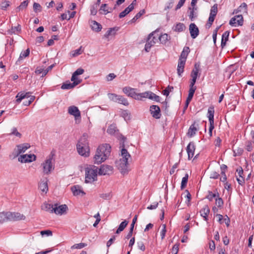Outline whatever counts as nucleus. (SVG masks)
Wrapping results in <instances>:
<instances>
[{
  "instance_id": "obj_1",
  "label": "nucleus",
  "mask_w": 254,
  "mask_h": 254,
  "mask_svg": "<svg viewBox=\"0 0 254 254\" xmlns=\"http://www.w3.org/2000/svg\"><path fill=\"white\" fill-rule=\"evenodd\" d=\"M136 90V89L135 88L126 86L123 88V91L128 96L135 100H141L143 98H148L157 102L159 101L160 97L151 91H146L143 93H138L135 92Z\"/></svg>"
},
{
  "instance_id": "obj_2",
  "label": "nucleus",
  "mask_w": 254,
  "mask_h": 254,
  "mask_svg": "<svg viewBox=\"0 0 254 254\" xmlns=\"http://www.w3.org/2000/svg\"><path fill=\"white\" fill-rule=\"evenodd\" d=\"M124 147V145H123ZM121 158L116 162V165L120 172L123 175H126L129 171L128 160L131 156L127 150L123 148L121 150Z\"/></svg>"
},
{
  "instance_id": "obj_3",
  "label": "nucleus",
  "mask_w": 254,
  "mask_h": 254,
  "mask_svg": "<svg viewBox=\"0 0 254 254\" xmlns=\"http://www.w3.org/2000/svg\"><path fill=\"white\" fill-rule=\"evenodd\" d=\"M111 147L108 144H103L97 148L94 157L95 164H99L104 162L110 156Z\"/></svg>"
},
{
  "instance_id": "obj_4",
  "label": "nucleus",
  "mask_w": 254,
  "mask_h": 254,
  "mask_svg": "<svg viewBox=\"0 0 254 254\" xmlns=\"http://www.w3.org/2000/svg\"><path fill=\"white\" fill-rule=\"evenodd\" d=\"M189 52V48L185 47L179 57L177 66V73L180 77L182 76V74L184 71L185 65Z\"/></svg>"
},
{
  "instance_id": "obj_5",
  "label": "nucleus",
  "mask_w": 254,
  "mask_h": 254,
  "mask_svg": "<svg viewBox=\"0 0 254 254\" xmlns=\"http://www.w3.org/2000/svg\"><path fill=\"white\" fill-rule=\"evenodd\" d=\"M98 168L95 166H89L85 169L86 183H92L97 179Z\"/></svg>"
},
{
  "instance_id": "obj_6",
  "label": "nucleus",
  "mask_w": 254,
  "mask_h": 254,
  "mask_svg": "<svg viewBox=\"0 0 254 254\" xmlns=\"http://www.w3.org/2000/svg\"><path fill=\"white\" fill-rule=\"evenodd\" d=\"M53 156L54 155L51 153L41 164L42 172L44 175L51 174L55 169V160Z\"/></svg>"
},
{
  "instance_id": "obj_7",
  "label": "nucleus",
  "mask_w": 254,
  "mask_h": 254,
  "mask_svg": "<svg viewBox=\"0 0 254 254\" xmlns=\"http://www.w3.org/2000/svg\"><path fill=\"white\" fill-rule=\"evenodd\" d=\"M159 34L157 33V31L155 30L151 33L148 37L147 42L145 45V50L146 52H149L150 48L155 44L158 42Z\"/></svg>"
},
{
  "instance_id": "obj_8",
  "label": "nucleus",
  "mask_w": 254,
  "mask_h": 254,
  "mask_svg": "<svg viewBox=\"0 0 254 254\" xmlns=\"http://www.w3.org/2000/svg\"><path fill=\"white\" fill-rule=\"evenodd\" d=\"M107 95L108 98L111 101L115 102H118V103L123 104L126 106H127L129 105L127 100L122 95L115 93H108Z\"/></svg>"
},
{
  "instance_id": "obj_9",
  "label": "nucleus",
  "mask_w": 254,
  "mask_h": 254,
  "mask_svg": "<svg viewBox=\"0 0 254 254\" xmlns=\"http://www.w3.org/2000/svg\"><path fill=\"white\" fill-rule=\"evenodd\" d=\"M218 12L217 4H214L211 8L209 16L206 24V27L209 28L214 21L215 16Z\"/></svg>"
},
{
  "instance_id": "obj_10",
  "label": "nucleus",
  "mask_w": 254,
  "mask_h": 254,
  "mask_svg": "<svg viewBox=\"0 0 254 254\" xmlns=\"http://www.w3.org/2000/svg\"><path fill=\"white\" fill-rule=\"evenodd\" d=\"M8 220L18 221L24 220L25 216L18 212H7Z\"/></svg>"
},
{
  "instance_id": "obj_11",
  "label": "nucleus",
  "mask_w": 254,
  "mask_h": 254,
  "mask_svg": "<svg viewBox=\"0 0 254 254\" xmlns=\"http://www.w3.org/2000/svg\"><path fill=\"white\" fill-rule=\"evenodd\" d=\"M30 147V145L28 143H23L17 145L16 148L14 150L15 155L17 156L20 154L25 152Z\"/></svg>"
},
{
  "instance_id": "obj_12",
  "label": "nucleus",
  "mask_w": 254,
  "mask_h": 254,
  "mask_svg": "<svg viewBox=\"0 0 254 254\" xmlns=\"http://www.w3.org/2000/svg\"><path fill=\"white\" fill-rule=\"evenodd\" d=\"M243 17L242 15H238L232 18L229 21V24L232 26L242 25Z\"/></svg>"
},
{
  "instance_id": "obj_13",
  "label": "nucleus",
  "mask_w": 254,
  "mask_h": 254,
  "mask_svg": "<svg viewBox=\"0 0 254 254\" xmlns=\"http://www.w3.org/2000/svg\"><path fill=\"white\" fill-rule=\"evenodd\" d=\"M113 168L112 166L110 165H102L98 172V173L100 175H110L112 173Z\"/></svg>"
},
{
  "instance_id": "obj_14",
  "label": "nucleus",
  "mask_w": 254,
  "mask_h": 254,
  "mask_svg": "<svg viewBox=\"0 0 254 254\" xmlns=\"http://www.w3.org/2000/svg\"><path fill=\"white\" fill-rule=\"evenodd\" d=\"M68 207L66 204L58 205V204H55L54 213L57 215H62L66 212Z\"/></svg>"
},
{
  "instance_id": "obj_15",
  "label": "nucleus",
  "mask_w": 254,
  "mask_h": 254,
  "mask_svg": "<svg viewBox=\"0 0 254 254\" xmlns=\"http://www.w3.org/2000/svg\"><path fill=\"white\" fill-rule=\"evenodd\" d=\"M150 112L152 117L156 119H160L161 116L160 109L157 105H152L150 107Z\"/></svg>"
},
{
  "instance_id": "obj_16",
  "label": "nucleus",
  "mask_w": 254,
  "mask_h": 254,
  "mask_svg": "<svg viewBox=\"0 0 254 254\" xmlns=\"http://www.w3.org/2000/svg\"><path fill=\"white\" fill-rule=\"evenodd\" d=\"M36 157L34 154H25L20 156L18 158L19 161L22 163L31 162L36 160Z\"/></svg>"
},
{
  "instance_id": "obj_17",
  "label": "nucleus",
  "mask_w": 254,
  "mask_h": 254,
  "mask_svg": "<svg viewBox=\"0 0 254 254\" xmlns=\"http://www.w3.org/2000/svg\"><path fill=\"white\" fill-rule=\"evenodd\" d=\"M88 135L85 133H83L81 137L80 138L76 145H78L79 149H80L79 147L81 146H84V147H89V142L88 140Z\"/></svg>"
},
{
  "instance_id": "obj_18",
  "label": "nucleus",
  "mask_w": 254,
  "mask_h": 254,
  "mask_svg": "<svg viewBox=\"0 0 254 254\" xmlns=\"http://www.w3.org/2000/svg\"><path fill=\"white\" fill-rule=\"evenodd\" d=\"M189 30L190 36L193 39L196 38L199 34L198 28L193 23L190 24L189 26Z\"/></svg>"
},
{
  "instance_id": "obj_19",
  "label": "nucleus",
  "mask_w": 254,
  "mask_h": 254,
  "mask_svg": "<svg viewBox=\"0 0 254 254\" xmlns=\"http://www.w3.org/2000/svg\"><path fill=\"white\" fill-rule=\"evenodd\" d=\"M80 149H79L78 145H76V149L77 152L81 156L85 157H88L90 155V149L89 147H84V146H81L79 147Z\"/></svg>"
},
{
  "instance_id": "obj_20",
  "label": "nucleus",
  "mask_w": 254,
  "mask_h": 254,
  "mask_svg": "<svg viewBox=\"0 0 254 254\" xmlns=\"http://www.w3.org/2000/svg\"><path fill=\"white\" fill-rule=\"evenodd\" d=\"M195 149L194 143L190 142L187 147V151L188 155V159L190 160L194 156V153Z\"/></svg>"
},
{
  "instance_id": "obj_21",
  "label": "nucleus",
  "mask_w": 254,
  "mask_h": 254,
  "mask_svg": "<svg viewBox=\"0 0 254 254\" xmlns=\"http://www.w3.org/2000/svg\"><path fill=\"white\" fill-rule=\"evenodd\" d=\"M68 113L75 118L80 117V112L78 108L75 106H69L68 108Z\"/></svg>"
},
{
  "instance_id": "obj_22",
  "label": "nucleus",
  "mask_w": 254,
  "mask_h": 254,
  "mask_svg": "<svg viewBox=\"0 0 254 254\" xmlns=\"http://www.w3.org/2000/svg\"><path fill=\"white\" fill-rule=\"evenodd\" d=\"M214 108L210 106L208 108L207 116L208 118L209 124H214Z\"/></svg>"
},
{
  "instance_id": "obj_23",
  "label": "nucleus",
  "mask_w": 254,
  "mask_h": 254,
  "mask_svg": "<svg viewBox=\"0 0 254 254\" xmlns=\"http://www.w3.org/2000/svg\"><path fill=\"white\" fill-rule=\"evenodd\" d=\"M78 84H79V82L74 81V82L71 83L70 81H66L63 84L61 88L64 90L70 89L74 88Z\"/></svg>"
},
{
  "instance_id": "obj_24",
  "label": "nucleus",
  "mask_w": 254,
  "mask_h": 254,
  "mask_svg": "<svg viewBox=\"0 0 254 254\" xmlns=\"http://www.w3.org/2000/svg\"><path fill=\"white\" fill-rule=\"evenodd\" d=\"M71 190L74 195H78L81 193L84 195L85 193L82 190L81 186L79 185L74 186L71 188Z\"/></svg>"
},
{
  "instance_id": "obj_25",
  "label": "nucleus",
  "mask_w": 254,
  "mask_h": 254,
  "mask_svg": "<svg viewBox=\"0 0 254 254\" xmlns=\"http://www.w3.org/2000/svg\"><path fill=\"white\" fill-rule=\"evenodd\" d=\"M42 209L50 213H54L55 204H51L46 202L43 203L42 205Z\"/></svg>"
},
{
  "instance_id": "obj_26",
  "label": "nucleus",
  "mask_w": 254,
  "mask_h": 254,
  "mask_svg": "<svg viewBox=\"0 0 254 254\" xmlns=\"http://www.w3.org/2000/svg\"><path fill=\"white\" fill-rule=\"evenodd\" d=\"M90 26H91L92 30L95 32H99L102 29L101 25L99 23L96 22L95 20L91 21Z\"/></svg>"
},
{
  "instance_id": "obj_27",
  "label": "nucleus",
  "mask_w": 254,
  "mask_h": 254,
  "mask_svg": "<svg viewBox=\"0 0 254 254\" xmlns=\"http://www.w3.org/2000/svg\"><path fill=\"white\" fill-rule=\"evenodd\" d=\"M199 71V65L195 64L194 68L191 71L190 76L192 79H196L198 76V72Z\"/></svg>"
},
{
  "instance_id": "obj_28",
  "label": "nucleus",
  "mask_w": 254,
  "mask_h": 254,
  "mask_svg": "<svg viewBox=\"0 0 254 254\" xmlns=\"http://www.w3.org/2000/svg\"><path fill=\"white\" fill-rule=\"evenodd\" d=\"M210 212L209 208L207 205H205L200 211V215L204 218L205 221L207 220V216Z\"/></svg>"
},
{
  "instance_id": "obj_29",
  "label": "nucleus",
  "mask_w": 254,
  "mask_h": 254,
  "mask_svg": "<svg viewBox=\"0 0 254 254\" xmlns=\"http://www.w3.org/2000/svg\"><path fill=\"white\" fill-rule=\"evenodd\" d=\"M159 40L162 44H166L170 40V36L166 33L159 35Z\"/></svg>"
},
{
  "instance_id": "obj_30",
  "label": "nucleus",
  "mask_w": 254,
  "mask_h": 254,
  "mask_svg": "<svg viewBox=\"0 0 254 254\" xmlns=\"http://www.w3.org/2000/svg\"><path fill=\"white\" fill-rule=\"evenodd\" d=\"M229 33V32L227 31L222 34L221 42V46L222 48H223L226 46V42L228 40Z\"/></svg>"
},
{
  "instance_id": "obj_31",
  "label": "nucleus",
  "mask_w": 254,
  "mask_h": 254,
  "mask_svg": "<svg viewBox=\"0 0 254 254\" xmlns=\"http://www.w3.org/2000/svg\"><path fill=\"white\" fill-rule=\"evenodd\" d=\"M173 29L177 32H181L186 29V26L183 23H178L173 27Z\"/></svg>"
},
{
  "instance_id": "obj_32",
  "label": "nucleus",
  "mask_w": 254,
  "mask_h": 254,
  "mask_svg": "<svg viewBox=\"0 0 254 254\" xmlns=\"http://www.w3.org/2000/svg\"><path fill=\"white\" fill-rule=\"evenodd\" d=\"M39 188L43 192L47 193L48 190L47 181L41 182L39 185Z\"/></svg>"
},
{
  "instance_id": "obj_33",
  "label": "nucleus",
  "mask_w": 254,
  "mask_h": 254,
  "mask_svg": "<svg viewBox=\"0 0 254 254\" xmlns=\"http://www.w3.org/2000/svg\"><path fill=\"white\" fill-rule=\"evenodd\" d=\"M21 31V26L19 24H18L17 26L12 27L10 29H9L8 31V33L10 34H16Z\"/></svg>"
},
{
  "instance_id": "obj_34",
  "label": "nucleus",
  "mask_w": 254,
  "mask_h": 254,
  "mask_svg": "<svg viewBox=\"0 0 254 254\" xmlns=\"http://www.w3.org/2000/svg\"><path fill=\"white\" fill-rule=\"evenodd\" d=\"M99 12L102 14L106 15L108 13L111 12V10H109V8L107 7V4H102L100 8Z\"/></svg>"
},
{
  "instance_id": "obj_35",
  "label": "nucleus",
  "mask_w": 254,
  "mask_h": 254,
  "mask_svg": "<svg viewBox=\"0 0 254 254\" xmlns=\"http://www.w3.org/2000/svg\"><path fill=\"white\" fill-rule=\"evenodd\" d=\"M219 194L217 191L216 190L215 192H213L211 191H208V195L206 196V198L208 199L209 201H212L214 197H219Z\"/></svg>"
},
{
  "instance_id": "obj_36",
  "label": "nucleus",
  "mask_w": 254,
  "mask_h": 254,
  "mask_svg": "<svg viewBox=\"0 0 254 254\" xmlns=\"http://www.w3.org/2000/svg\"><path fill=\"white\" fill-rule=\"evenodd\" d=\"M118 29L116 27L111 28L106 32L104 37L106 38H108L110 36L115 35L116 34V31Z\"/></svg>"
},
{
  "instance_id": "obj_37",
  "label": "nucleus",
  "mask_w": 254,
  "mask_h": 254,
  "mask_svg": "<svg viewBox=\"0 0 254 254\" xmlns=\"http://www.w3.org/2000/svg\"><path fill=\"white\" fill-rule=\"evenodd\" d=\"M128 224V221L127 220H124L119 225L118 229L116 231V234H119L120 232L123 231L124 229L126 227Z\"/></svg>"
},
{
  "instance_id": "obj_38",
  "label": "nucleus",
  "mask_w": 254,
  "mask_h": 254,
  "mask_svg": "<svg viewBox=\"0 0 254 254\" xmlns=\"http://www.w3.org/2000/svg\"><path fill=\"white\" fill-rule=\"evenodd\" d=\"M196 130H197V128H196V127L195 126V125L194 124L191 125L190 126V127L189 129V130H188V135L190 136V137H192L195 134Z\"/></svg>"
},
{
  "instance_id": "obj_39",
  "label": "nucleus",
  "mask_w": 254,
  "mask_h": 254,
  "mask_svg": "<svg viewBox=\"0 0 254 254\" xmlns=\"http://www.w3.org/2000/svg\"><path fill=\"white\" fill-rule=\"evenodd\" d=\"M121 115L126 121H129L130 119V114L127 110H122Z\"/></svg>"
},
{
  "instance_id": "obj_40",
  "label": "nucleus",
  "mask_w": 254,
  "mask_h": 254,
  "mask_svg": "<svg viewBox=\"0 0 254 254\" xmlns=\"http://www.w3.org/2000/svg\"><path fill=\"white\" fill-rule=\"evenodd\" d=\"M29 54L30 50L29 49H27L25 51L21 52L18 58V61H20L23 60V59L28 57L29 55Z\"/></svg>"
},
{
  "instance_id": "obj_41",
  "label": "nucleus",
  "mask_w": 254,
  "mask_h": 254,
  "mask_svg": "<svg viewBox=\"0 0 254 254\" xmlns=\"http://www.w3.org/2000/svg\"><path fill=\"white\" fill-rule=\"evenodd\" d=\"M25 95L26 94L24 92H19L16 96V98H17L16 102L18 103H20L22 99L25 98Z\"/></svg>"
},
{
  "instance_id": "obj_42",
  "label": "nucleus",
  "mask_w": 254,
  "mask_h": 254,
  "mask_svg": "<svg viewBox=\"0 0 254 254\" xmlns=\"http://www.w3.org/2000/svg\"><path fill=\"white\" fill-rule=\"evenodd\" d=\"M238 11L243 13H247V5L246 3L243 2L238 7Z\"/></svg>"
},
{
  "instance_id": "obj_43",
  "label": "nucleus",
  "mask_w": 254,
  "mask_h": 254,
  "mask_svg": "<svg viewBox=\"0 0 254 254\" xmlns=\"http://www.w3.org/2000/svg\"><path fill=\"white\" fill-rule=\"evenodd\" d=\"M188 178H189V175L188 174H186L185 175V177H184L182 178V182H181V188L182 189H184L186 187L187 182L188 181Z\"/></svg>"
},
{
  "instance_id": "obj_44",
  "label": "nucleus",
  "mask_w": 254,
  "mask_h": 254,
  "mask_svg": "<svg viewBox=\"0 0 254 254\" xmlns=\"http://www.w3.org/2000/svg\"><path fill=\"white\" fill-rule=\"evenodd\" d=\"M8 220L7 212H0V223Z\"/></svg>"
},
{
  "instance_id": "obj_45",
  "label": "nucleus",
  "mask_w": 254,
  "mask_h": 254,
  "mask_svg": "<svg viewBox=\"0 0 254 254\" xmlns=\"http://www.w3.org/2000/svg\"><path fill=\"white\" fill-rule=\"evenodd\" d=\"M82 52L81 47H80L79 48L72 51L71 52V56L73 57H75L81 54Z\"/></svg>"
},
{
  "instance_id": "obj_46",
  "label": "nucleus",
  "mask_w": 254,
  "mask_h": 254,
  "mask_svg": "<svg viewBox=\"0 0 254 254\" xmlns=\"http://www.w3.org/2000/svg\"><path fill=\"white\" fill-rule=\"evenodd\" d=\"M9 134L10 135H15L19 138H20L21 136V134L18 131L17 128L15 127H13L11 129V132Z\"/></svg>"
},
{
  "instance_id": "obj_47",
  "label": "nucleus",
  "mask_w": 254,
  "mask_h": 254,
  "mask_svg": "<svg viewBox=\"0 0 254 254\" xmlns=\"http://www.w3.org/2000/svg\"><path fill=\"white\" fill-rule=\"evenodd\" d=\"M84 69L81 68H78L75 70L72 74V79L74 78V76H77L79 75H81L84 73Z\"/></svg>"
},
{
  "instance_id": "obj_48",
  "label": "nucleus",
  "mask_w": 254,
  "mask_h": 254,
  "mask_svg": "<svg viewBox=\"0 0 254 254\" xmlns=\"http://www.w3.org/2000/svg\"><path fill=\"white\" fill-rule=\"evenodd\" d=\"M87 246V244L83 243L76 244L71 247V249H81Z\"/></svg>"
},
{
  "instance_id": "obj_49",
  "label": "nucleus",
  "mask_w": 254,
  "mask_h": 254,
  "mask_svg": "<svg viewBox=\"0 0 254 254\" xmlns=\"http://www.w3.org/2000/svg\"><path fill=\"white\" fill-rule=\"evenodd\" d=\"M116 131V127L113 125H110L107 129V132L110 134H114Z\"/></svg>"
},
{
  "instance_id": "obj_50",
  "label": "nucleus",
  "mask_w": 254,
  "mask_h": 254,
  "mask_svg": "<svg viewBox=\"0 0 254 254\" xmlns=\"http://www.w3.org/2000/svg\"><path fill=\"white\" fill-rule=\"evenodd\" d=\"M179 244H175L173 246L170 254H177L179 251Z\"/></svg>"
},
{
  "instance_id": "obj_51",
  "label": "nucleus",
  "mask_w": 254,
  "mask_h": 254,
  "mask_svg": "<svg viewBox=\"0 0 254 254\" xmlns=\"http://www.w3.org/2000/svg\"><path fill=\"white\" fill-rule=\"evenodd\" d=\"M162 228L160 232V235L161 237V239L163 240L165 238V235L166 233V224H163L162 225Z\"/></svg>"
},
{
  "instance_id": "obj_52",
  "label": "nucleus",
  "mask_w": 254,
  "mask_h": 254,
  "mask_svg": "<svg viewBox=\"0 0 254 254\" xmlns=\"http://www.w3.org/2000/svg\"><path fill=\"white\" fill-rule=\"evenodd\" d=\"M28 4V1L25 0L21 3L20 5L17 7V9L20 10V9L25 8L27 7Z\"/></svg>"
},
{
  "instance_id": "obj_53",
  "label": "nucleus",
  "mask_w": 254,
  "mask_h": 254,
  "mask_svg": "<svg viewBox=\"0 0 254 254\" xmlns=\"http://www.w3.org/2000/svg\"><path fill=\"white\" fill-rule=\"evenodd\" d=\"M45 69H44L42 67H37L35 70V73L37 74H42V77H43L45 76L43 75V74L44 73Z\"/></svg>"
},
{
  "instance_id": "obj_54",
  "label": "nucleus",
  "mask_w": 254,
  "mask_h": 254,
  "mask_svg": "<svg viewBox=\"0 0 254 254\" xmlns=\"http://www.w3.org/2000/svg\"><path fill=\"white\" fill-rule=\"evenodd\" d=\"M40 234L42 236L44 235H46L47 236H51L53 235L52 231L50 230L42 231L40 232Z\"/></svg>"
},
{
  "instance_id": "obj_55",
  "label": "nucleus",
  "mask_w": 254,
  "mask_h": 254,
  "mask_svg": "<svg viewBox=\"0 0 254 254\" xmlns=\"http://www.w3.org/2000/svg\"><path fill=\"white\" fill-rule=\"evenodd\" d=\"M218 198H216L215 204L218 207H222L223 205V201L222 199L219 197H217Z\"/></svg>"
},
{
  "instance_id": "obj_56",
  "label": "nucleus",
  "mask_w": 254,
  "mask_h": 254,
  "mask_svg": "<svg viewBox=\"0 0 254 254\" xmlns=\"http://www.w3.org/2000/svg\"><path fill=\"white\" fill-rule=\"evenodd\" d=\"M9 6V2L8 1L4 0L1 3V8L2 10H6L7 7Z\"/></svg>"
},
{
  "instance_id": "obj_57",
  "label": "nucleus",
  "mask_w": 254,
  "mask_h": 254,
  "mask_svg": "<svg viewBox=\"0 0 254 254\" xmlns=\"http://www.w3.org/2000/svg\"><path fill=\"white\" fill-rule=\"evenodd\" d=\"M173 89V87L168 86L165 90H163V94L168 96L170 92Z\"/></svg>"
},
{
  "instance_id": "obj_58",
  "label": "nucleus",
  "mask_w": 254,
  "mask_h": 254,
  "mask_svg": "<svg viewBox=\"0 0 254 254\" xmlns=\"http://www.w3.org/2000/svg\"><path fill=\"white\" fill-rule=\"evenodd\" d=\"M189 9L190 10V14H189V17H190V19L191 21H192V20H193L194 18V10H196V8H194V7L191 8V7H190Z\"/></svg>"
},
{
  "instance_id": "obj_59",
  "label": "nucleus",
  "mask_w": 254,
  "mask_h": 254,
  "mask_svg": "<svg viewBox=\"0 0 254 254\" xmlns=\"http://www.w3.org/2000/svg\"><path fill=\"white\" fill-rule=\"evenodd\" d=\"M33 9L35 12L41 11V6L40 4L34 2L33 4Z\"/></svg>"
},
{
  "instance_id": "obj_60",
  "label": "nucleus",
  "mask_w": 254,
  "mask_h": 254,
  "mask_svg": "<svg viewBox=\"0 0 254 254\" xmlns=\"http://www.w3.org/2000/svg\"><path fill=\"white\" fill-rule=\"evenodd\" d=\"M97 5H92L90 8V13L92 15H95L97 12Z\"/></svg>"
},
{
  "instance_id": "obj_61",
  "label": "nucleus",
  "mask_w": 254,
  "mask_h": 254,
  "mask_svg": "<svg viewBox=\"0 0 254 254\" xmlns=\"http://www.w3.org/2000/svg\"><path fill=\"white\" fill-rule=\"evenodd\" d=\"M116 77V75L113 73H109L107 76H106V80L108 81H112L113 79H114Z\"/></svg>"
},
{
  "instance_id": "obj_62",
  "label": "nucleus",
  "mask_w": 254,
  "mask_h": 254,
  "mask_svg": "<svg viewBox=\"0 0 254 254\" xmlns=\"http://www.w3.org/2000/svg\"><path fill=\"white\" fill-rule=\"evenodd\" d=\"M158 203L155 202L152 204H151L150 205L148 206L147 207V209H149V210L155 209L158 207Z\"/></svg>"
},
{
  "instance_id": "obj_63",
  "label": "nucleus",
  "mask_w": 254,
  "mask_h": 254,
  "mask_svg": "<svg viewBox=\"0 0 254 254\" xmlns=\"http://www.w3.org/2000/svg\"><path fill=\"white\" fill-rule=\"evenodd\" d=\"M137 246L139 249L142 251H144L145 250V247L142 242H139L137 243Z\"/></svg>"
},
{
  "instance_id": "obj_64",
  "label": "nucleus",
  "mask_w": 254,
  "mask_h": 254,
  "mask_svg": "<svg viewBox=\"0 0 254 254\" xmlns=\"http://www.w3.org/2000/svg\"><path fill=\"white\" fill-rule=\"evenodd\" d=\"M186 0H180L178 3L176 5V9H180L185 3Z\"/></svg>"
}]
</instances>
